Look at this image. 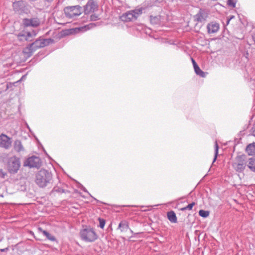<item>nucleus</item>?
I'll use <instances>...</instances> for the list:
<instances>
[{"instance_id": "nucleus-1", "label": "nucleus", "mask_w": 255, "mask_h": 255, "mask_svg": "<svg viewBox=\"0 0 255 255\" xmlns=\"http://www.w3.org/2000/svg\"><path fill=\"white\" fill-rule=\"evenodd\" d=\"M35 182L40 188L49 186L53 183L52 173L46 169H40L35 174Z\"/></svg>"}, {"instance_id": "nucleus-2", "label": "nucleus", "mask_w": 255, "mask_h": 255, "mask_svg": "<svg viewBox=\"0 0 255 255\" xmlns=\"http://www.w3.org/2000/svg\"><path fill=\"white\" fill-rule=\"evenodd\" d=\"M80 236L82 240L88 243L94 242L98 238L95 230L91 227H86L81 230Z\"/></svg>"}, {"instance_id": "nucleus-3", "label": "nucleus", "mask_w": 255, "mask_h": 255, "mask_svg": "<svg viewBox=\"0 0 255 255\" xmlns=\"http://www.w3.org/2000/svg\"><path fill=\"white\" fill-rule=\"evenodd\" d=\"M6 166L7 171L10 174H16L21 166L20 158L16 156H13L8 158Z\"/></svg>"}, {"instance_id": "nucleus-4", "label": "nucleus", "mask_w": 255, "mask_h": 255, "mask_svg": "<svg viewBox=\"0 0 255 255\" xmlns=\"http://www.w3.org/2000/svg\"><path fill=\"white\" fill-rule=\"evenodd\" d=\"M142 8H139L131 10H129L121 16V19L122 21L128 22L135 20L142 14Z\"/></svg>"}, {"instance_id": "nucleus-5", "label": "nucleus", "mask_w": 255, "mask_h": 255, "mask_svg": "<svg viewBox=\"0 0 255 255\" xmlns=\"http://www.w3.org/2000/svg\"><path fill=\"white\" fill-rule=\"evenodd\" d=\"M64 11L67 17L73 18L82 13V8L79 5L68 6L64 9Z\"/></svg>"}, {"instance_id": "nucleus-6", "label": "nucleus", "mask_w": 255, "mask_h": 255, "mask_svg": "<svg viewBox=\"0 0 255 255\" xmlns=\"http://www.w3.org/2000/svg\"><path fill=\"white\" fill-rule=\"evenodd\" d=\"M247 158L245 155H238L236 158L233 166L237 172H242L245 170L247 165Z\"/></svg>"}, {"instance_id": "nucleus-7", "label": "nucleus", "mask_w": 255, "mask_h": 255, "mask_svg": "<svg viewBox=\"0 0 255 255\" xmlns=\"http://www.w3.org/2000/svg\"><path fill=\"white\" fill-rule=\"evenodd\" d=\"M12 6L15 12L17 14H22L29 12L27 3L23 0H18L13 2Z\"/></svg>"}, {"instance_id": "nucleus-8", "label": "nucleus", "mask_w": 255, "mask_h": 255, "mask_svg": "<svg viewBox=\"0 0 255 255\" xmlns=\"http://www.w3.org/2000/svg\"><path fill=\"white\" fill-rule=\"evenodd\" d=\"M41 165L40 159L36 156H32L27 159L24 163V166L31 167H39Z\"/></svg>"}, {"instance_id": "nucleus-9", "label": "nucleus", "mask_w": 255, "mask_h": 255, "mask_svg": "<svg viewBox=\"0 0 255 255\" xmlns=\"http://www.w3.org/2000/svg\"><path fill=\"white\" fill-rule=\"evenodd\" d=\"M12 143V140L10 137L7 135L1 133L0 135V147L5 149H9Z\"/></svg>"}, {"instance_id": "nucleus-10", "label": "nucleus", "mask_w": 255, "mask_h": 255, "mask_svg": "<svg viewBox=\"0 0 255 255\" xmlns=\"http://www.w3.org/2000/svg\"><path fill=\"white\" fill-rule=\"evenodd\" d=\"M22 23L25 27L31 26L36 27L40 25V21L37 17L24 18L22 20Z\"/></svg>"}, {"instance_id": "nucleus-11", "label": "nucleus", "mask_w": 255, "mask_h": 255, "mask_svg": "<svg viewBox=\"0 0 255 255\" xmlns=\"http://www.w3.org/2000/svg\"><path fill=\"white\" fill-rule=\"evenodd\" d=\"M98 5L93 0H89L84 6V13L85 14L94 12L98 9Z\"/></svg>"}, {"instance_id": "nucleus-12", "label": "nucleus", "mask_w": 255, "mask_h": 255, "mask_svg": "<svg viewBox=\"0 0 255 255\" xmlns=\"http://www.w3.org/2000/svg\"><path fill=\"white\" fill-rule=\"evenodd\" d=\"M46 46L45 39H38L29 45L28 49L30 53L33 52L36 49Z\"/></svg>"}, {"instance_id": "nucleus-13", "label": "nucleus", "mask_w": 255, "mask_h": 255, "mask_svg": "<svg viewBox=\"0 0 255 255\" xmlns=\"http://www.w3.org/2000/svg\"><path fill=\"white\" fill-rule=\"evenodd\" d=\"M208 14L209 13L206 10L200 9L198 13L195 15V20L200 22L205 21L206 20Z\"/></svg>"}, {"instance_id": "nucleus-14", "label": "nucleus", "mask_w": 255, "mask_h": 255, "mask_svg": "<svg viewBox=\"0 0 255 255\" xmlns=\"http://www.w3.org/2000/svg\"><path fill=\"white\" fill-rule=\"evenodd\" d=\"M219 24L215 21H212L207 25V31L209 34L217 32L219 30Z\"/></svg>"}, {"instance_id": "nucleus-15", "label": "nucleus", "mask_w": 255, "mask_h": 255, "mask_svg": "<svg viewBox=\"0 0 255 255\" xmlns=\"http://www.w3.org/2000/svg\"><path fill=\"white\" fill-rule=\"evenodd\" d=\"M14 149L18 152L24 150V147L22 145L21 142L19 140H16L14 142Z\"/></svg>"}, {"instance_id": "nucleus-16", "label": "nucleus", "mask_w": 255, "mask_h": 255, "mask_svg": "<svg viewBox=\"0 0 255 255\" xmlns=\"http://www.w3.org/2000/svg\"><path fill=\"white\" fill-rule=\"evenodd\" d=\"M161 16L157 15V16H150V23L153 25H159L161 22Z\"/></svg>"}, {"instance_id": "nucleus-17", "label": "nucleus", "mask_w": 255, "mask_h": 255, "mask_svg": "<svg viewBox=\"0 0 255 255\" xmlns=\"http://www.w3.org/2000/svg\"><path fill=\"white\" fill-rule=\"evenodd\" d=\"M128 228V223L125 220L121 221L118 226V229H120L121 232H125L127 231Z\"/></svg>"}, {"instance_id": "nucleus-18", "label": "nucleus", "mask_w": 255, "mask_h": 255, "mask_svg": "<svg viewBox=\"0 0 255 255\" xmlns=\"http://www.w3.org/2000/svg\"><path fill=\"white\" fill-rule=\"evenodd\" d=\"M246 150L249 155L255 154V143L254 142L249 144L247 146Z\"/></svg>"}, {"instance_id": "nucleus-19", "label": "nucleus", "mask_w": 255, "mask_h": 255, "mask_svg": "<svg viewBox=\"0 0 255 255\" xmlns=\"http://www.w3.org/2000/svg\"><path fill=\"white\" fill-rule=\"evenodd\" d=\"M38 230L40 232H41L43 234V235L46 237V238L48 240H49L51 241H56V239H55V237L54 236L52 235L51 234H50V233H49L46 231L43 230L41 228H39Z\"/></svg>"}, {"instance_id": "nucleus-20", "label": "nucleus", "mask_w": 255, "mask_h": 255, "mask_svg": "<svg viewBox=\"0 0 255 255\" xmlns=\"http://www.w3.org/2000/svg\"><path fill=\"white\" fill-rule=\"evenodd\" d=\"M168 219L171 222L173 223H175L177 222V217L174 211H170L167 212V214Z\"/></svg>"}, {"instance_id": "nucleus-21", "label": "nucleus", "mask_w": 255, "mask_h": 255, "mask_svg": "<svg viewBox=\"0 0 255 255\" xmlns=\"http://www.w3.org/2000/svg\"><path fill=\"white\" fill-rule=\"evenodd\" d=\"M247 166L251 171L255 172V157H252L249 159V163L247 164Z\"/></svg>"}, {"instance_id": "nucleus-22", "label": "nucleus", "mask_w": 255, "mask_h": 255, "mask_svg": "<svg viewBox=\"0 0 255 255\" xmlns=\"http://www.w3.org/2000/svg\"><path fill=\"white\" fill-rule=\"evenodd\" d=\"M194 71L195 73L197 75L200 76L201 77H205L206 76L207 73L205 72H204L200 67L198 66V65L195 68H194Z\"/></svg>"}, {"instance_id": "nucleus-23", "label": "nucleus", "mask_w": 255, "mask_h": 255, "mask_svg": "<svg viewBox=\"0 0 255 255\" xmlns=\"http://www.w3.org/2000/svg\"><path fill=\"white\" fill-rule=\"evenodd\" d=\"M64 192H65L64 190L63 189H62V188L59 187L58 186H54L51 191L52 193L57 192V193H64Z\"/></svg>"}, {"instance_id": "nucleus-24", "label": "nucleus", "mask_w": 255, "mask_h": 255, "mask_svg": "<svg viewBox=\"0 0 255 255\" xmlns=\"http://www.w3.org/2000/svg\"><path fill=\"white\" fill-rule=\"evenodd\" d=\"M35 35L36 33L34 32H33L32 33L30 32H28L25 33V34L22 35V36H24L25 37L26 40H30V38L33 36H35Z\"/></svg>"}, {"instance_id": "nucleus-25", "label": "nucleus", "mask_w": 255, "mask_h": 255, "mask_svg": "<svg viewBox=\"0 0 255 255\" xmlns=\"http://www.w3.org/2000/svg\"><path fill=\"white\" fill-rule=\"evenodd\" d=\"M199 215L201 217L206 218L209 215V212L208 211L201 210L199 211Z\"/></svg>"}, {"instance_id": "nucleus-26", "label": "nucleus", "mask_w": 255, "mask_h": 255, "mask_svg": "<svg viewBox=\"0 0 255 255\" xmlns=\"http://www.w3.org/2000/svg\"><path fill=\"white\" fill-rule=\"evenodd\" d=\"M195 205V202H192L191 204H189L187 206L182 208L180 210L181 211H185L186 210H192L193 207Z\"/></svg>"}, {"instance_id": "nucleus-27", "label": "nucleus", "mask_w": 255, "mask_h": 255, "mask_svg": "<svg viewBox=\"0 0 255 255\" xmlns=\"http://www.w3.org/2000/svg\"><path fill=\"white\" fill-rule=\"evenodd\" d=\"M215 157H214V160H213V162H215V160H216V158H217V155H218V149H219V147H218V143L217 142H215Z\"/></svg>"}, {"instance_id": "nucleus-28", "label": "nucleus", "mask_w": 255, "mask_h": 255, "mask_svg": "<svg viewBox=\"0 0 255 255\" xmlns=\"http://www.w3.org/2000/svg\"><path fill=\"white\" fill-rule=\"evenodd\" d=\"M228 4L229 5L235 7L236 4V0H228Z\"/></svg>"}, {"instance_id": "nucleus-29", "label": "nucleus", "mask_w": 255, "mask_h": 255, "mask_svg": "<svg viewBox=\"0 0 255 255\" xmlns=\"http://www.w3.org/2000/svg\"><path fill=\"white\" fill-rule=\"evenodd\" d=\"M99 220L100 222V227L103 229L105 225V221L101 218H99Z\"/></svg>"}, {"instance_id": "nucleus-30", "label": "nucleus", "mask_w": 255, "mask_h": 255, "mask_svg": "<svg viewBox=\"0 0 255 255\" xmlns=\"http://www.w3.org/2000/svg\"><path fill=\"white\" fill-rule=\"evenodd\" d=\"M98 16L96 14H92L91 16V20H96L98 19Z\"/></svg>"}, {"instance_id": "nucleus-31", "label": "nucleus", "mask_w": 255, "mask_h": 255, "mask_svg": "<svg viewBox=\"0 0 255 255\" xmlns=\"http://www.w3.org/2000/svg\"><path fill=\"white\" fill-rule=\"evenodd\" d=\"M83 191H84L85 192H86L89 195H90L92 198H94L93 197H92L91 194L88 192V191L87 190V189L82 185H80V187Z\"/></svg>"}, {"instance_id": "nucleus-32", "label": "nucleus", "mask_w": 255, "mask_h": 255, "mask_svg": "<svg viewBox=\"0 0 255 255\" xmlns=\"http://www.w3.org/2000/svg\"><path fill=\"white\" fill-rule=\"evenodd\" d=\"M191 61H192L194 68H195V67L198 66L197 63L195 62V61L194 60L193 58H191Z\"/></svg>"}, {"instance_id": "nucleus-33", "label": "nucleus", "mask_w": 255, "mask_h": 255, "mask_svg": "<svg viewBox=\"0 0 255 255\" xmlns=\"http://www.w3.org/2000/svg\"><path fill=\"white\" fill-rule=\"evenodd\" d=\"M8 250V248H6L2 249H0V251L1 252H7Z\"/></svg>"}, {"instance_id": "nucleus-34", "label": "nucleus", "mask_w": 255, "mask_h": 255, "mask_svg": "<svg viewBox=\"0 0 255 255\" xmlns=\"http://www.w3.org/2000/svg\"><path fill=\"white\" fill-rule=\"evenodd\" d=\"M89 26H90V25H88L87 26L82 27V29H85V30H86L87 29L90 28Z\"/></svg>"}, {"instance_id": "nucleus-35", "label": "nucleus", "mask_w": 255, "mask_h": 255, "mask_svg": "<svg viewBox=\"0 0 255 255\" xmlns=\"http://www.w3.org/2000/svg\"><path fill=\"white\" fill-rule=\"evenodd\" d=\"M45 1L48 3H51L53 0H45Z\"/></svg>"}, {"instance_id": "nucleus-36", "label": "nucleus", "mask_w": 255, "mask_h": 255, "mask_svg": "<svg viewBox=\"0 0 255 255\" xmlns=\"http://www.w3.org/2000/svg\"><path fill=\"white\" fill-rule=\"evenodd\" d=\"M253 38L254 39V41L255 42V34L253 36Z\"/></svg>"}, {"instance_id": "nucleus-37", "label": "nucleus", "mask_w": 255, "mask_h": 255, "mask_svg": "<svg viewBox=\"0 0 255 255\" xmlns=\"http://www.w3.org/2000/svg\"><path fill=\"white\" fill-rule=\"evenodd\" d=\"M230 20V19H228V20H227V24H228L229 23Z\"/></svg>"}, {"instance_id": "nucleus-38", "label": "nucleus", "mask_w": 255, "mask_h": 255, "mask_svg": "<svg viewBox=\"0 0 255 255\" xmlns=\"http://www.w3.org/2000/svg\"><path fill=\"white\" fill-rule=\"evenodd\" d=\"M25 76H26L25 75H24V76H22V78H21V80H22L23 78H24Z\"/></svg>"}, {"instance_id": "nucleus-39", "label": "nucleus", "mask_w": 255, "mask_h": 255, "mask_svg": "<svg viewBox=\"0 0 255 255\" xmlns=\"http://www.w3.org/2000/svg\"><path fill=\"white\" fill-rule=\"evenodd\" d=\"M130 232L132 234H133V231H132L131 229H130Z\"/></svg>"}, {"instance_id": "nucleus-40", "label": "nucleus", "mask_w": 255, "mask_h": 255, "mask_svg": "<svg viewBox=\"0 0 255 255\" xmlns=\"http://www.w3.org/2000/svg\"><path fill=\"white\" fill-rule=\"evenodd\" d=\"M27 128H28L29 129V127L27 125Z\"/></svg>"}, {"instance_id": "nucleus-41", "label": "nucleus", "mask_w": 255, "mask_h": 255, "mask_svg": "<svg viewBox=\"0 0 255 255\" xmlns=\"http://www.w3.org/2000/svg\"><path fill=\"white\" fill-rule=\"evenodd\" d=\"M1 92H2L1 90H0V94L1 93Z\"/></svg>"}]
</instances>
